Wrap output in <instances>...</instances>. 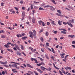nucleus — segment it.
Returning a JSON list of instances; mask_svg holds the SVG:
<instances>
[{"instance_id": "nucleus-1", "label": "nucleus", "mask_w": 75, "mask_h": 75, "mask_svg": "<svg viewBox=\"0 0 75 75\" xmlns=\"http://www.w3.org/2000/svg\"><path fill=\"white\" fill-rule=\"evenodd\" d=\"M33 33L32 32L30 31L29 32V34H30V37L31 38H33V37H34V38H37V36H36V31L35 30H33Z\"/></svg>"}, {"instance_id": "nucleus-2", "label": "nucleus", "mask_w": 75, "mask_h": 75, "mask_svg": "<svg viewBox=\"0 0 75 75\" xmlns=\"http://www.w3.org/2000/svg\"><path fill=\"white\" fill-rule=\"evenodd\" d=\"M10 44H11V43L10 42H8L6 45H4V47H6V48H9L10 47V46H9V45Z\"/></svg>"}, {"instance_id": "nucleus-3", "label": "nucleus", "mask_w": 75, "mask_h": 75, "mask_svg": "<svg viewBox=\"0 0 75 75\" xmlns=\"http://www.w3.org/2000/svg\"><path fill=\"white\" fill-rule=\"evenodd\" d=\"M49 20H50V21H51L52 24H53L54 25H56V24L55 23V21H53L51 19H49Z\"/></svg>"}, {"instance_id": "nucleus-4", "label": "nucleus", "mask_w": 75, "mask_h": 75, "mask_svg": "<svg viewBox=\"0 0 75 75\" xmlns=\"http://www.w3.org/2000/svg\"><path fill=\"white\" fill-rule=\"evenodd\" d=\"M50 8L52 11H55V9L53 6H50Z\"/></svg>"}, {"instance_id": "nucleus-5", "label": "nucleus", "mask_w": 75, "mask_h": 75, "mask_svg": "<svg viewBox=\"0 0 75 75\" xmlns=\"http://www.w3.org/2000/svg\"><path fill=\"white\" fill-rule=\"evenodd\" d=\"M41 69L42 70V71H45V69H46V68L42 66L41 67Z\"/></svg>"}, {"instance_id": "nucleus-6", "label": "nucleus", "mask_w": 75, "mask_h": 75, "mask_svg": "<svg viewBox=\"0 0 75 75\" xmlns=\"http://www.w3.org/2000/svg\"><path fill=\"white\" fill-rule=\"evenodd\" d=\"M32 22L33 23H34L35 22V18L34 17H33L32 18Z\"/></svg>"}, {"instance_id": "nucleus-7", "label": "nucleus", "mask_w": 75, "mask_h": 75, "mask_svg": "<svg viewBox=\"0 0 75 75\" xmlns=\"http://www.w3.org/2000/svg\"><path fill=\"white\" fill-rule=\"evenodd\" d=\"M69 21L70 23H74V19H73L72 20H69Z\"/></svg>"}, {"instance_id": "nucleus-8", "label": "nucleus", "mask_w": 75, "mask_h": 75, "mask_svg": "<svg viewBox=\"0 0 75 75\" xmlns=\"http://www.w3.org/2000/svg\"><path fill=\"white\" fill-rule=\"evenodd\" d=\"M36 69L39 72H40V73H42L43 72V71L41 70H40V69H39L38 68H37Z\"/></svg>"}, {"instance_id": "nucleus-9", "label": "nucleus", "mask_w": 75, "mask_h": 75, "mask_svg": "<svg viewBox=\"0 0 75 75\" xmlns=\"http://www.w3.org/2000/svg\"><path fill=\"white\" fill-rule=\"evenodd\" d=\"M17 55H19V56H21V54L20 52H19V51H17V53H16Z\"/></svg>"}, {"instance_id": "nucleus-10", "label": "nucleus", "mask_w": 75, "mask_h": 75, "mask_svg": "<svg viewBox=\"0 0 75 75\" xmlns=\"http://www.w3.org/2000/svg\"><path fill=\"white\" fill-rule=\"evenodd\" d=\"M27 67H30V68H33V67L31 66L29 64H27Z\"/></svg>"}, {"instance_id": "nucleus-11", "label": "nucleus", "mask_w": 75, "mask_h": 75, "mask_svg": "<svg viewBox=\"0 0 75 75\" xmlns=\"http://www.w3.org/2000/svg\"><path fill=\"white\" fill-rule=\"evenodd\" d=\"M40 23H42L43 26H45V24L44 22H42V21H40Z\"/></svg>"}, {"instance_id": "nucleus-12", "label": "nucleus", "mask_w": 75, "mask_h": 75, "mask_svg": "<svg viewBox=\"0 0 75 75\" xmlns=\"http://www.w3.org/2000/svg\"><path fill=\"white\" fill-rule=\"evenodd\" d=\"M74 35H69L68 36L69 38L71 37L72 38H74Z\"/></svg>"}, {"instance_id": "nucleus-13", "label": "nucleus", "mask_w": 75, "mask_h": 75, "mask_svg": "<svg viewBox=\"0 0 75 75\" xmlns=\"http://www.w3.org/2000/svg\"><path fill=\"white\" fill-rule=\"evenodd\" d=\"M11 64H17V65H20V64L18 63H16L15 62H12L10 63Z\"/></svg>"}, {"instance_id": "nucleus-14", "label": "nucleus", "mask_w": 75, "mask_h": 75, "mask_svg": "<svg viewBox=\"0 0 75 75\" xmlns=\"http://www.w3.org/2000/svg\"><path fill=\"white\" fill-rule=\"evenodd\" d=\"M58 24L59 25H62V23H61V21L59 20L58 21Z\"/></svg>"}, {"instance_id": "nucleus-15", "label": "nucleus", "mask_w": 75, "mask_h": 75, "mask_svg": "<svg viewBox=\"0 0 75 75\" xmlns=\"http://www.w3.org/2000/svg\"><path fill=\"white\" fill-rule=\"evenodd\" d=\"M16 70V69H13L12 70V71L14 73H15V72H17V71H15Z\"/></svg>"}, {"instance_id": "nucleus-16", "label": "nucleus", "mask_w": 75, "mask_h": 75, "mask_svg": "<svg viewBox=\"0 0 75 75\" xmlns=\"http://www.w3.org/2000/svg\"><path fill=\"white\" fill-rule=\"evenodd\" d=\"M45 35L46 37H48V35H49V33H48V32L47 31L46 32Z\"/></svg>"}, {"instance_id": "nucleus-17", "label": "nucleus", "mask_w": 75, "mask_h": 75, "mask_svg": "<svg viewBox=\"0 0 75 75\" xmlns=\"http://www.w3.org/2000/svg\"><path fill=\"white\" fill-rule=\"evenodd\" d=\"M6 37L5 35H1V38H6Z\"/></svg>"}, {"instance_id": "nucleus-18", "label": "nucleus", "mask_w": 75, "mask_h": 75, "mask_svg": "<svg viewBox=\"0 0 75 75\" xmlns=\"http://www.w3.org/2000/svg\"><path fill=\"white\" fill-rule=\"evenodd\" d=\"M51 1L54 3V4H57V3L55 2V0H52Z\"/></svg>"}, {"instance_id": "nucleus-19", "label": "nucleus", "mask_w": 75, "mask_h": 75, "mask_svg": "<svg viewBox=\"0 0 75 75\" xmlns=\"http://www.w3.org/2000/svg\"><path fill=\"white\" fill-rule=\"evenodd\" d=\"M56 15L58 16H60V17H62V16H63V15L60 14L58 13H56Z\"/></svg>"}, {"instance_id": "nucleus-20", "label": "nucleus", "mask_w": 75, "mask_h": 75, "mask_svg": "<svg viewBox=\"0 0 75 75\" xmlns=\"http://www.w3.org/2000/svg\"><path fill=\"white\" fill-rule=\"evenodd\" d=\"M7 64V62L6 61V62H1V64Z\"/></svg>"}, {"instance_id": "nucleus-21", "label": "nucleus", "mask_w": 75, "mask_h": 75, "mask_svg": "<svg viewBox=\"0 0 75 75\" xmlns=\"http://www.w3.org/2000/svg\"><path fill=\"white\" fill-rule=\"evenodd\" d=\"M38 58H40L41 61H42V62H43V61H44V59H43L42 58H41V57H38Z\"/></svg>"}, {"instance_id": "nucleus-22", "label": "nucleus", "mask_w": 75, "mask_h": 75, "mask_svg": "<svg viewBox=\"0 0 75 75\" xmlns=\"http://www.w3.org/2000/svg\"><path fill=\"white\" fill-rule=\"evenodd\" d=\"M26 38H27V36H26V37L25 36L24 37L22 38V40H25Z\"/></svg>"}, {"instance_id": "nucleus-23", "label": "nucleus", "mask_w": 75, "mask_h": 75, "mask_svg": "<svg viewBox=\"0 0 75 75\" xmlns=\"http://www.w3.org/2000/svg\"><path fill=\"white\" fill-rule=\"evenodd\" d=\"M16 49L18 50H20V48H19L18 47V45H17V46H16Z\"/></svg>"}, {"instance_id": "nucleus-24", "label": "nucleus", "mask_w": 75, "mask_h": 75, "mask_svg": "<svg viewBox=\"0 0 75 75\" xmlns=\"http://www.w3.org/2000/svg\"><path fill=\"white\" fill-rule=\"evenodd\" d=\"M39 10H44V8L41 7L39 8Z\"/></svg>"}, {"instance_id": "nucleus-25", "label": "nucleus", "mask_w": 75, "mask_h": 75, "mask_svg": "<svg viewBox=\"0 0 75 75\" xmlns=\"http://www.w3.org/2000/svg\"><path fill=\"white\" fill-rule=\"evenodd\" d=\"M12 67H17V65H16V64H13Z\"/></svg>"}, {"instance_id": "nucleus-26", "label": "nucleus", "mask_w": 75, "mask_h": 75, "mask_svg": "<svg viewBox=\"0 0 75 75\" xmlns=\"http://www.w3.org/2000/svg\"><path fill=\"white\" fill-rule=\"evenodd\" d=\"M68 24L69 25H70L71 27H73V25H72V24H71V23H68Z\"/></svg>"}, {"instance_id": "nucleus-27", "label": "nucleus", "mask_w": 75, "mask_h": 75, "mask_svg": "<svg viewBox=\"0 0 75 75\" xmlns=\"http://www.w3.org/2000/svg\"><path fill=\"white\" fill-rule=\"evenodd\" d=\"M21 48L22 50H24V46L23 45H21Z\"/></svg>"}, {"instance_id": "nucleus-28", "label": "nucleus", "mask_w": 75, "mask_h": 75, "mask_svg": "<svg viewBox=\"0 0 75 75\" xmlns=\"http://www.w3.org/2000/svg\"><path fill=\"white\" fill-rule=\"evenodd\" d=\"M63 24H64V25H66V24H68V22H67V23L65 22H63Z\"/></svg>"}, {"instance_id": "nucleus-29", "label": "nucleus", "mask_w": 75, "mask_h": 75, "mask_svg": "<svg viewBox=\"0 0 75 75\" xmlns=\"http://www.w3.org/2000/svg\"><path fill=\"white\" fill-rule=\"evenodd\" d=\"M61 33H62L63 34H67V33L65 31H61Z\"/></svg>"}, {"instance_id": "nucleus-30", "label": "nucleus", "mask_w": 75, "mask_h": 75, "mask_svg": "<svg viewBox=\"0 0 75 75\" xmlns=\"http://www.w3.org/2000/svg\"><path fill=\"white\" fill-rule=\"evenodd\" d=\"M25 13L24 12H23L22 13V16H23V17H24V16H25Z\"/></svg>"}, {"instance_id": "nucleus-31", "label": "nucleus", "mask_w": 75, "mask_h": 75, "mask_svg": "<svg viewBox=\"0 0 75 75\" xmlns=\"http://www.w3.org/2000/svg\"><path fill=\"white\" fill-rule=\"evenodd\" d=\"M30 60H31L32 61H33V60H34V61L36 60H35V59H34L33 58L30 59Z\"/></svg>"}, {"instance_id": "nucleus-32", "label": "nucleus", "mask_w": 75, "mask_h": 75, "mask_svg": "<svg viewBox=\"0 0 75 75\" xmlns=\"http://www.w3.org/2000/svg\"><path fill=\"white\" fill-rule=\"evenodd\" d=\"M67 69H69L70 70H71V68L70 67H66Z\"/></svg>"}, {"instance_id": "nucleus-33", "label": "nucleus", "mask_w": 75, "mask_h": 75, "mask_svg": "<svg viewBox=\"0 0 75 75\" xmlns=\"http://www.w3.org/2000/svg\"><path fill=\"white\" fill-rule=\"evenodd\" d=\"M57 12H58L59 14H61V11L60 10H57Z\"/></svg>"}, {"instance_id": "nucleus-34", "label": "nucleus", "mask_w": 75, "mask_h": 75, "mask_svg": "<svg viewBox=\"0 0 75 75\" xmlns=\"http://www.w3.org/2000/svg\"><path fill=\"white\" fill-rule=\"evenodd\" d=\"M50 6H49V5H47V6H46L44 7L45 8H48V7H50Z\"/></svg>"}, {"instance_id": "nucleus-35", "label": "nucleus", "mask_w": 75, "mask_h": 75, "mask_svg": "<svg viewBox=\"0 0 75 75\" xmlns=\"http://www.w3.org/2000/svg\"><path fill=\"white\" fill-rule=\"evenodd\" d=\"M33 72H34V73H35V75H38V73H37V72H36V71H34Z\"/></svg>"}, {"instance_id": "nucleus-36", "label": "nucleus", "mask_w": 75, "mask_h": 75, "mask_svg": "<svg viewBox=\"0 0 75 75\" xmlns=\"http://www.w3.org/2000/svg\"><path fill=\"white\" fill-rule=\"evenodd\" d=\"M52 50V52L53 53H55V51H54V48H51Z\"/></svg>"}, {"instance_id": "nucleus-37", "label": "nucleus", "mask_w": 75, "mask_h": 75, "mask_svg": "<svg viewBox=\"0 0 75 75\" xmlns=\"http://www.w3.org/2000/svg\"><path fill=\"white\" fill-rule=\"evenodd\" d=\"M28 73H29L30 74H33V73L30 71H28Z\"/></svg>"}, {"instance_id": "nucleus-38", "label": "nucleus", "mask_w": 75, "mask_h": 75, "mask_svg": "<svg viewBox=\"0 0 75 75\" xmlns=\"http://www.w3.org/2000/svg\"><path fill=\"white\" fill-rule=\"evenodd\" d=\"M32 14H33V15H34V13H35V10H33V11H32Z\"/></svg>"}, {"instance_id": "nucleus-39", "label": "nucleus", "mask_w": 75, "mask_h": 75, "mask_svg": "<svg viewBox=\"0 0 75 75\" xmlns=\"http://www.w3.org/2000/svg\"><path fill=\"white\" fill-rule=\"evenodd\" d=\"M44 31V30L43 29H41L40 30L39 32L40 33H42V32H43Z\"/></svg>"}, {"instance_id": "nucleus-40", "label": "nucleus", "mask_w": 75, "mask_h": 75, "mask_svg": "<svg viewBox=\"0 0 75 75\" xmlns=\"http://www.w3.org/2000/svg\"><path fill=\"white\" fill-rule=\"evenodd\" d=\"M45 56L46 58L47 59H49V57H48V56H47V54H45Z\"/></svg>"}, {"instance_id": "nucleus-41", "label": "nucleus", "mask_w": 75, "mask_h": 75, "mask_svg": "<svg viewBox=\"0 0 75 75\" xmlns=\"http://www.w3.org/2000/svg\"><path fill=\"white\" fill-rule=\"evenodd\" d=\"M46 44L47 47H49V43L47 42Z\"/></svg>"}, {"instance_id": "nucleus-42", "label": "nucleus", "mask_w": 75, "mask_h": 75, "mask_svg": "<svg viewBox=\"0 0 75 75\" xmlns=\"http://www.w3.org/2000/svg\"><path fill=\"white\" fill-rule=\"evenodd\" d=\"M4 66H5V67H6L7 68H8V67H9L7 65L4 64Z\"/></svg>"}, {"instance_id": "nucleus-43", "label": "nucleus", "mask_w": 75, "mask_h": 75, "mask_svg": "<svg viewBox=\"0 0 75 75\" xmlns=\"http://www.w3.org/2000/svg\"><path fill=\"white\" fill-rule=\"evenodd\" d=\"M13 49L15 51H17V48H16V47H13Z\"/></svg>"}, {"instance_id": "nucleus-44", "label": "nucleus", "mask_w": 75, "mask_h": 75, "mask_svg": "<svg viewBox=\"0 0 75 75\" xmlns=\"http://www.w3.org/2000/svg\"><path fill=\"white\" fill-rule=\"evenodd\" d=\"M4 33V30H2L0 31V34H1V33Z\"/></svg>"}, {"instance_id": "nucleus-45", "label": "nucleus", "mask_w": 75, "mask_h": 75, "mask_svg": "<svg viewBox=\"0 0 75 75\" xmlns=\"http://www.w3.org/2000/svg\"><path fill=\"white\" fill-rule=\"evenodd\" d=\"M60 55H61L62 58H64V55H63L62 54H60Z\"/></svg>"}, {"instance_id": "nucleus-46", "label": "nucleus", "mask_w": 75, "mask_h": 75, "mask_svg": "<svg viewBox=\"0 0 75 75\" xmlns=\"http://www.w3.org/2000/svg\"><path fill=\"white\" fill-rule=\"evenodd\" d=\"M34 3L35 4H37V3H39V2H37L35 1H34Z\"/></svg>"}, {"instance_id": "nucleus-47", "label": "nucleus", "mask_w": 75, "mask_h": 75, "mask_svg": "<svg viewBox=\"0 0 75 75\" xmlns=\"http://www.w3.org/2000/svg\"><path fill=\"white\" fill-rule=\"evenodd\" d=\"M41 64H37V66H38V67H40V66H41Z\"/></svg>"}, {"instance_id": "nucleus-48", "label": "nucleus", "mask_w": 75, "mask_h": 75, "mask_svg": "<svg viewBox=\"0 0 75 75\" xmlns=\"http://www.w3.org/2000/svg\"><path fill=\"white\" fill-rule=\"evenodd\" d=\"M16 68V69H20V68L17 67V66L16 65V67H15Z\"/></svg>"}, {"instance_id": "nucleus-49", "label": "nucleus", "mask_w": 75, "mask_h": 75, "mask_svg": "<svg viewBox=\"0 0 75 75\" xmlns=\"http://www.w3.org/2000/svg\"><path fill=\"white\" fill-rule=\"evenodd\" d=\"M40 40L42 41H43V38H42V37H41L40 38Z\"/></svg>"}, {"instance_id": "nucleus-50", "label": "nucleus", "mask_w": 75, "mask_h": 75, "mask_svg": "<svg viewBox=\"0 0 75 75\" xmlns=\"http://www.w3.org/2000/svg\"><path fill=\"white\" fill-rule=\"evenodd\" d=\"M14 8H15L16 10L17 11H18V9L17 7H14Z\"/></svg>"}, {"instance_id": "nucleus-51", "label": "nucleus", "mask_w": 75, "mask_h": 75, "mask_svg": "<svg viewBox=\"0 0 75 75\" xmlns=\"http://www.w3.org/2000/svg\"><path fill=\"white\" fill-rule=\"evenodd\" d=\"M62 72L64 74H65V71H64V70H62Z\"/></svg>"}, {"instance_id": "nucleus-52", "label": "nucleus", "mask_w": 75, "mask_h": 75, "mask_svg": "<svg viewBox=\"0 0 75 75\" xmlns=\"http://www.w3.org/2000/svg\"><path fill=\"white\" fill-rule=\"evenodd\" d=\"M41 50L42 51V52H44V50L43 49V48H41Z\"/></svg>"}, {"instance_id": "nucleus-53", "label": "nucleus", "mask_w": 75, "mask_h": 75, "mask_svg": "<svg viewBox=\"0 0 75 75\" xmlns=\"http://www.w3.org/2000/svg\"><path fill=\"white\" fill-rule=\"evenodd\" d=\"M36 60H34L35 61V63H38V62H37V60L36 59H35Z\"/></svg>"}, {"instance_id": "nucleus-54", "label": "nucleus", "mask_w": 75, "mask_h": 75, "mask_svg": "<svg viewBox=\"0 0 75 75\" xmlns=\"http://www.w3.org/2000/svg\"><path fill=\"white\" fill-rule=\"evenodd\" d=\"M2 74L3 75H4L5 74V72L4 71H3Z\"/></svg>"}, {"instance_id": "nucleus-55", "label": "nucleus", "mask_w": 75, "mask_h": 75, "mask_svg": "<svg viewBox=\"0 0 75 75\" xmlns=\"http://www.w3.org/2000/svg\"><path fill=\"white\" fill-rule=\"evenodd\" d=\"M30 8H31V10H33V5H31L30 6Z\"/></svg>"}, {"instance_id": "nucleus-56", "label": "nucleus", "mask_w": 75, "mask_h": 75, "mask_svg": "<svg viewBox=\"0 0 75 75\" xmlns=\"http://www.w3.org/2000/svg\"><path fill=\"white\" fill-rule=\"evenodd\" d=\"M72 43L73 44H75V41H73L72 42Z\"/></svg>"}, {"instance_id": "nucleus-57", "label": "nucleus", "mask_w": 75, "mask_h": 75, "mask_svg": "<svg viewBox=\"0 0 75 75\" xmlns=\"http://www.w3.org/2000/svg\"><path fill=\"white\" fill-rule=\"evenodd\" d=\"M1 6H4V3H1Z\"/></svg>"}, {"instance_id": "nucleus-58", "label": "nucleus", "mask_w": 75, "mask_h": 75, "mask_svg": "<svg viewBox=\"0 0 75 75\" xmlns=\"http://www.w3.org/2000/svg\"><path fill=\"white\" fill-rule=\"evenodd\" d=\"M28 18H29V19H30V20H31L32 19V18L31 17V16H29L28 17Z\"/></svg>"}, {"instance_id": "nucleus-59", "label": "nucleus", "mask_w": 75, "mask_h": 75, "mask_svg": "<svg viewBox=\"0 0 75 75\" xmlns=\"http://www.w3.org/2000/svg\"><path fill=\"white\" fill-rule=\"evenodd\" d=\"M62 30H63V31H67V30H65V29H62Z\"/></svg>"}, {"instance_id": "nucleus-60", "label": "nucleus", "mask_w": 75, "mask_h": 75, "mask_svg": "<svg viewBox=\"0 0 75 75\" xmlns=\"http://www.w3.org/2000/svg\"><path fill=\"white\" fill-rule=\"evenodd\" d=\"M41 65H45V64L43 62H42L41 63Z\"/></svg>"}, {"instance_id": "nucleus-61", "label": "nucleus", "mask_w": 75, "mask_h": 75, "mask_svg": "<svg viewBox=\"0 0 75 75\" xmlns=\"http://www.w3.org/2000/svg\"><path fill=\"white\" fill-rule=\"evenodd\" d=\"M13 11V9H11L10 10V12H12Z\"/></svg>"}, {"instance_id": "nucleus-62", "label": "nucleus", "mask_w": 75, "mask_h": 75, "mask_svg": "<svg viewBox=\"0 0 75 75\" xmlns=\"http://www.w3.org/2000/svg\"><path fill=\"white\" fill-rule=\"evenodd\" d=\"M50 23L49 22H47V24L48 25H50Z\"/></svg>"}, {"instance_id": "nucleus-63", "label": "nucleus", "mask_w": 75, "mask_h": 75, "mask_svg": "<svg viewBox=\"0 0 75 75\" xmlns=\"http://www.w3.org/2000/svg\"><path fill=\"white\" fill-rule=\"evenodd\" d=\"M54 34H56L57 33V31H55L54 32Z\"/></svg>"}, {"instance_id": "nucleus-64", "label": "nucleus", "mask_w": 75, "mask_h": 75, "mask_svg": "<svg viewBox=\"0 0 75 75\" xmlns=\"http://www.w3.org/2000/svg\"><path fill=\"white\" fill-rule=\"evenodd\" d=\"M69 8H72V7L71 6H69Z\"/></svg>"}]
</instances>
